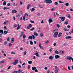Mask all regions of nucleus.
Wrapping results in <instances>:
<instances>
[{
  "instance_id": "obj_56",
  "label": "nucleus",
  "mask_w": 73,
  "mask_h": 73,
  "mask_svg": "<svg viewBox=\"0 0 73 73\" xmlns=\"http://www.w3.org/2000/svg\"><path fill=\"white\" fill-rule=\"evenodd\" d=\"M48 69V68L47 67H45L44 68V69L45 70H47V69Z\"/></svg>"
},
{
  "instance_id": "obj_27",
  "label": "nucleus",
  "mask_w": 73,
  "mask_h": 73,
  "mask_svg": "<svg viewBox=\"0 0 73 73\" xmlns=\"http://www.w3.org/2000/svg\"><path fill=\"white\" fill-rule=\"evenodd\" d=\"M54 4L55 5H58V2H56L55 3H54Z\"/></svg>"
},
{
  "instance_id": "obj_14",
  "label": "nucleus",
  "mask_w": 73,
  "mask_h": 73,
  "mask_svg": "<svg viewBox=\"0 0 73 73\" xmlns=\"http://www.w3.org/2000/svg\"><path fill=\"white\" fill-rule=\"evenodd\" d=\"M52 3V1L51 0H48V3L49 4H51Z\"/></svg>"
},
{
  "instance_id": "obj_38",
  "label": "nucleus",
  "mask_w": 73,
  "mask_h": 73,
  "mask_svg": "<svg viewBox=\"0 0 73 73\" xmlns=\"http://www.w3.org/2000/svg\"><path fill=\"white\" fill-rule=\"evenodd\" d=\"M23 19L24 21H25V16H23Z\"/></svg>"
},
{
  "instance_id": "obj_32",
  "label": "nucleus",
  "mask_w": 73,
  "mask_h": 73,
  "mask_svg": "<svg viewBox=\"0 0 73 73\" xmlns=\"http://www.w3.org/2000/svg\"><path fill=\"white\" fill-rule=\"evenodd\" d=\"M65 5L66 6H67V7H68V6H69V3H66Z\"/></svg>"
},
{
  "instance_id": "obj_9",
  "label": "nucleus",
  "mask_w": 73,
  "mask_h": 73,
  "mask_svg": "<svg viewBox=\"0 0 73 73\" xmlns=\"http://www.w3.org/2000/svg\"><path fill=\"white\" fill-rule=\"evenodd\" d=\"M72 38V37L70 36H66L65 37L66 39H70Z\"/></svg>"
},
{
  "instance_id": "obj_34",
  "label": "nucleus",
  "mask_w": 73,
  "mask_h": 73,
  "mask_svg": "<svg viewBox=\"0 0 73 73\" xmlns=\"http://www.w3.org/2000/svg\"><path fill=\"white\" fill-rule=\"evenodd\" d=\"M4 33L5 34H7V33H8V31H4Z\"/></svg>"
},
{
  "instance_id": "obj_64",
  "label": "nucleus",
  "mask_w": 73,
  "mask_h": 73,
  "mask_svg": "<svg viewBox=\"0 0 73 73\" xmlns=\"http://www.w3.org/2000/svg\"><path fill=\"white\" fill-rule=\"evenodd\" d=\"M56 43H54V46H56Z\"/></svg>"
},
{
  "instance_id": "obj_10",
  "label": "nucleus",
  "mask_w": 73,
  "mask_h": 73,
  "mask_svg": "<svg viewBox=\"0 0 73 73\" xmlns=\"http://www.w3.org/2000/svg\"><path fill=\"white\" fill-rule=\"evenodd\" d=\"M36 52L35 54V55L36 56H37L38 57H40V56L38 55V52H37V51H36Z\"/></svg>"
},
{
  "instance_id": "obj_33",
  "label": "nucleus",
  "mask_w": 73,
  "mask_h": 73,
  "mask_svg": "<svg viewBox=\"0 0 73 73\" xmlns=\"http://www.w3.org/2000/svg\"><path fill=\"white\" fill-rule=\"evenodd\" d=\"M64 24H66V25H67L68 24V22L67 21L65 22L64 23Z\"/></svg>"
},
{
  "instance_id": "obj_20",
  "label": "nucleus",
  "mask_w": 73,
  "mask_h": 73,
  "mask_svg": "<svg viewBox=\"0 0 73 73\" xmlns=\"http://www.w3.org/2000/svg\"><path fill=\"white\" fill-rule=\"evenodd\" d=\"M28 63L29 64H32V61L31 60L28 61Z\"/></svg>"
},
{
  "instance_id": "obj_30",
  "label": "nucleus",
  "mask_w": 73,
  "mask_h": 73,
  "mask_svg": "<svg viewBox=\"0 0 73 73\" xmlns=\"http://www.w3.org/2000/svg\"><path fill=\"white\" fill-rule=\"evenodd\" d=\"M34 35H35V36H38V34L36 33H34Z\"/></svg>"
},
{
  "instance_id": "obj_45",
  "label": "nucleus",
  "mask_w": 73,
  "mask_h": 73,
  "mask_svg": "<svg viewBox=\"0 0 73 73\" xmlns=\"http://www.w3.org/2000/svg\"><path fill=\"white\" fill-rule=\"evenodd\" d=\"M11 68V66H10L8 68V69H10V68Z\"/></svg>"
},
{
  "instance_id": "obj_61",
  "label": "nucleus",
  "mask_w": 73,
  "mask_h": 73,
  "mask_svg": "<svg viewBox=\"0 0 73 73\" xmlns=\"http://www.w3.org/2000/svg\"><path fill=\"white\" fill-rule=\"evenodd\" d=\"M24 65H25V63H24L23 64H22V66H24Z\"/></svg>"
},
{
  "instance_id": "obj_43",
  "label": "nucleus",
  "mask_w": 73,
  "mask_h": 73,
  "mask_svg": "<svg viewBox=\"0 0 73 73\" xmlns=\"http://www.w3.org/2000/svg\"><path fill=\"white\" fill-rule=\"evenodd\" d=\"M30 21L31 23H35L34 21H32L31 20H30Z\"/></svg>"
},
{
  "instance_id": "obj_22",
  "label": "nucleus",
  "mask_w": 73,
  "mask_h": 73,
  "mask_svg": "<svg viewBox=\"0 0 73 73\" xmlns=\"http://www.w3.org/2000/svg\"><path fill=\"white\" fill-rule=\"evenodd\" d=\"M35 10V9L34 8H32V9H31V12H33V11H34Z\"/></svg>"
},
{
  "instance_id": "obj_11",
  "label": "nucleus",
  "mask_w": 73,
  "mask_h": 73,
  "mask_svg": "<svg viewBox=\"0 0 73 73\" xmlns=\"http://www.w3.org/2000/svg\"><path fill=\"white\" fill-rule=\"evenodd\" d=\"M39 48H40V49H44V48L42 47V46H41V43H40L39 44Z\"/></svg>"
},
{
  "instance_id": "obj_18",
  "label": "nucleus",
  "mask_w": 73,
  "mask_h": 73,
  "mask_svg": "<svg viewBox=\"0 0 73 73\" xmlns=\"http://www.w3.org/2000/svg\"><path fill=\"white\" fill-rule=\"evenodd\" d=\"M3 5L5 6L6 5V4H7V2H6L5 1L3 2Z\"/></svg>"
},
{
  "instance_id": "obj_44",
  "label": "nucleus",
  "mask_w": 73,
  "mask_h": 73,
  "mask_svg": "<svg viewBox=\"0 0 73 73\" xmlns=\"http://www.w3.org/2000/svg\"><path fill=\"white\" fill-rule=\"evenodd\" d=\"M35 28H33L31 29V31H33V30H34V29H35Z\"/></svg>"
},
{
  "instance_id": "obj_50",
  "label": "nucleus",
  "mask_w": 73,
  "mask_h": 73,
  "mask_svg": "<svg viewBox=\"0 0 73 73\" xmlns=\"http://www.w3.org/2000/svg\"><path fill=\"white\" fill-rule=\"evenodd\" d=\"M35 72H38V70H37L36 69L35 70Z\"/></svg>"
},
{
  "instance_id": "obj_40",
  "label": "nucleus",
  "mask_w": 73,
  "mask_h": 73,
  "mask_svg": "<svg viewBox=\"0 0 73 73\" xmlns=\"http://www.w3.org/2000/svg\"><path fill=\"white\" fill-rule=\"evenodd\" d=\"M68 69L69 70H71L70 68V67L69 66H68Z\"/></svg>"
},
{
  "instance_id": "obj_39",
  "label": "nucleus",
  "mask_w": 73,
  "mask_h": 73,
  "mask_svg": "<svg viewBox=\"0 0 73 73\" xmlns=\"http://www.w3.org/2000/svg\"><path fill=\"white\" fill-rule=\"evenodd\" d=\"M40 37H42V36H43V34L41 33L40 34Z\"/></svg>"
},
{
  "instance_id": "obj_37",
  "label": "nucleus",
  "mask_w": 73,
  "mask_h": 73,
  "mask_svg": "<svg viewBox=\"0 0 73 73\" xmlns=\"http://www.w3.org/2000/svg\"><path fill=\"white\" fill-rule=\"evenodd\" d=\"M27 51H25L23 52V54H24V55H26L27 54Z\"/></svg>"
},
{
  "instance_id": "obj_21",
  "label": "nucleus",
  "mask_w": 73,
  "mask_h": 73,
  "mask_svg": "<svg viewBox=\"0 0 73 73\" xmlns=\"http://www.w3.org/2000/svg\"><path fill=\"white\" fill-rule=\"evenodd\" d=\"M61 35H62V33H60L58 35V37H61Z\"/></svg>"
},
{
  "instance_id": "obj_63",
  "label": "nucleus",
  "mask_w": 73,
  "mask_h": 73,
  "mask_svg": "<svg viewBox=\"0 0 73 73\" xmlns=\"http://www.w3.org/2000/svg\"><path fill=\"white\" fill-rule=\"evenodd\" d=\"M29 27H32V25L30 24L29 25Z\"/></svg>"
},
{
  "instance_id": "obj_48",
  "label": "nucleus",
  "mask_w": 73,
  "mask_h": 73,
  "mask_svg": "<svg viewBox=\"0 0 73 73\" xmlns=\"http://www.w3.org/2000/svg\"><path fill=\"white\" fill-rule=\"evenodd\" d=\"M1 63H4V60H2L1 61Z\"/></svg>"
},
{
  "instance_id": "obj_58",
  "label": "nucleus",
  "mask_w": 73,
  "mask_h": 73,
  "mask_svg": "<svg viewBox=\"0 0 73 73\" xmlns=\"http://www.w3.org/2000/svg\"><path fill=\"white\" fill-rule=\"evenodd\" d=\"M17 27V25H15L14 26V28H16Z\"/></svg>"
},
{
  "instance_id": "obj_62",
  "label": "nucleus",
  "mask_w": 73,
  "mask_h": 73,
  "mask_svg": "<svg viewBox=\"0 0 73 73\" xmlns=\"http://www.w3.org/2000/svg\"><path fill=\"white\" fill-rule=\"evenodd\" d=\"M13 73H17V71H15Z\"/></svg>"
},
{
  "instance_id": "obj_4",
  "label": "nucleus",
  "mask_w": 73,
  "mask_h": 73,
  "mask_svg": "<svg viewBox=\"0 0 73 73\" xmlns=\"http://www.w3.org/2000/svg\"><path fill=\"white\" fill-rule=\"evenodd\" d=\"M66 59L69 60V61H70L71 60V57L67 56L66 57Z\"/></svg>"
},
{
  "instance_id": "obj_35",
  "label": "nucleus",
  "mask_w": 73,
  "mask_h": 73,
  "mask_svg": "<svg viewBox=\"0 0 73 73\" xmlns=\"http://www.w3.org/2000/svg\"><path fill=\"white\" fill-rule=\"evenodd\" d=\"M7 43H8V42L7 41H5V42H4V45H7Z\"/></svg>"
},
{
  "instance_id": "obj_3",
  "label": "nucleus",
  "mask_w": 73,
  "mask_h": 73,
  "mask_svg": "<svg viewBox=\"0 0 73 73\" xmlns=\"http://www.w3.org/2000/svg\"><path fill=\"white\" fill-rule=\"evenodd\" d=\"M59 19H61V21H64L65 20V17H60Z\"/></svg>"
},
{
  "instance_id": "obj_41",
  "label": "nucleus",
  "mask_w": 73,
  "mask_h": 73,
  "mask_svg": "<svg viewBox=\"0 0 73 73\" xmlns=\"http://www.w3.org/2000/svg\"><path fill=\"white\" fill-rule=\"evenodd\" d=\"M59 3H60V4H63V3H64V2H62L61 1H59Z\"/></svg>"
},
{
  "instance_id": "obj_23",
  "label": "nucleus",
  "mask_w": 73,
  "mask_h": 73,
  "mask_svg": "<svg viewBox=\"0 0 73 73\" xmlns=\"http://www.w3.org/2000/svg\"><path fill=\"white\" fill-rule=\"evenodd\" d=\"M20 17V14H18L17 15V17L19 18Z\"/></svg>"
},
{
  "instance_id": "obj_53",
  "label": "nucleus",
  "mask_w": 73,
  "mask_h": 73,
  "mask_svg": "<svg viewBox=\"0 0 73 73\" xmlns=\"http://www.w3.org/2000/svg\"><path fill=\"white\" fill-rule=\"evenodd\" d=\"M9 46H12V44L11 43L9 44Z\"/></svg>"
},
{
  "instance_id": "obj_8",
  "label": "nucleus",
  "mask_w": 73,
  "mask_h": 73,
  "mask_svg": "<svg viewBox=\"0 0 73 73\" xmlns=\"http://www.w3.org/2000/svg\"><path fill=\"white\" fill-rule=\"evenodd\" d=\"M12 13L13 14L17 13V11L15 9L13 10L12 11Z\"/></svg>"
},
{
  "instance_id": "obj_17",
  "label": "nucleus",
  "mask_w": 73,
  "mask_h": 73,
  "mask_svg": "<svg viewBox=\"0 0 73 73\" xmlns=\"http://www.w3.org/2000/svg\"><path fill=\"white\" fill-rule=\"evenodd\" d=\"M22 72H23V70L21 69H19L17 71L18 73H21Z\"/></svg>"
},
{
  "instance_id": "obj_15",
  "label": "nucleus",
  "mask_w": 73,
  "mask_h": 73,
  "mask_svg": "<svg viewBox=\"0 0 73 73\" xmlns=\"http://www.w3.org/2000/svg\"><path fill=\"white\" fill-rule=\"evenodd\" d=\"M3 33H4V31H3V30H0V33L3 34Z\"/></svg>"
},
{
  "instance_id": "obj_26",
  "label": "nucleus",
  "mask_w": 73,
  "mask_h": 73,
  "mask_svg": "<svg viewBox=\"0 0 73 73\" xmlns=\"http://www.w3.org/2000/svg\"><path fill=\"white\" fill-rule=\"evenodd\" d=\"M13 6H17V4H16L15 3H14L13 4Z\"/></svg>"
},
{
  "instance_id": "obj_7",
  "label": "nucleus",
  "mask_w": 73,
  "mask_h": 73,
  "mask_svg": "<svg viewBox=\"0 0 73 73\" xmlns=\"http://www.w3.org/2000/svg\"><path fill=\"white\" fill-rule=\"evenodd\" d=\"M53 22V20H52V19L51 18H50L49 19L48 22L49 24H50V23H52Z\"/></svg>"
},
{
  "instance_id": "obj_36",
  "label": "nucleus",
  "mask_w": 73,
  "mask_h": 73,
  "mask_svg": "<svg viewBox=\"0 0 73 73\" xmlns=\"http://www.w3.org/2000/svg\"><path fill=\"white\" fill-rule=\"evenodd\" d=\"M55 53L56 54H58V51H57V50H56L55 51Z\"/></svg>"
},
{
  "instance_id": "obj_54",
  "label": "nucleus",
  "mask_w": 73,
  "mask_h": 73,
  "mask_svg": "<svg viewBox=\"0 0 73 73\" xmlns=\"http://www.w3.org/2000/svg\"><path fill=\"white\" fill-rule=\"evenodd\" d=\"M4 29H7V27H6V26H4Z\"/></svg>"
},
{
  "instance_id": "obj_1",
  "label": "nucleus",
  "mask_w": 73,
  "mask_h": 73,
  "mask_svg": "<svg viewBox=\"0 0 73 73\" xmlns=\"http://www.w3.org/2000/svg\"><path fill=\"white\" fill-rule=\"evenodd\" d=\"M55 31H56V30H54L53 31V32H55ZM57 35H58V32H55L53 35V36L54 37H56L57 36Z\"/></svg>"
},
{
  "instance_id": "obj_25",
  "label": "nucleus",
  "mask_w": 73,
  "mask_h": 73,
  "mask_svg": "<svg viewBox=\"0 0 73 73\" xmlns=\"http://www.w3.org/2000/svg\"><path fill=\"white\" fill-rule=\"evenodd\" d=\"M30 44L31 45H33V42H32V41H30Z\"/></svg>"
},
{
  "instance_id": "obj_16",
  "label": "nucleus",
  "mask_w": 73,
  "mask_h": 73,
  "mask_svg": "<svg viewBox=\"0 0 73 73\" xmlns=\"http://www.w3.org/2000/svg\"><path fill=\"white\" fill-rule=\"evenodd\" d=\"M14 40H15V38H11V42L13 43V42L14 41Z\"/></svg>"
},
{
  "instance_id": "obj_31",
  "label": "nucleus",
  "mask_w": 73,
  "mask_h": 73,
  "mask_svg": "<svg viewBox=\"0 0 73 73\" xmlns=\"http://www.w3.org/2000/svg\"><path fill=\"white\" fill-rule=\"evenodd\" d=\"M48 43H49V40H47L45 42L46 44H48Z\"/></svg>"
},
{
  "instance_id": "obj_2",
  "label": "nucleus",
  "mask_w": 73,
  "mask_h": 73,
  "mask_svg": "<svg viewBox=\"0 0 73 73\" xmlns=\"http://www.w3.org/2000/svg\"><path fill=\"white\" fill-rule=\"evenodd\" d=\"M33 36V37H32ZM32 36H30L28 37V38L29 39H31V40H32V39H35V35H32Z\"/></svg>"
},
{
  "instance_id": "obj_47",
  "label": "nucleus",
  "mask_w": 73,
  "mask_h": 73,
  "mask_svg": "<svg viewBox=\"0 0 73 73\" xmlns=\"http://www.w3.org/2000/svg\"><path fill=\"white\" fill-rule=\"evenodd\" d=\"M11 54H16L15 52H11Z\"/></svg>"
},
{
  "instance_id": "obj_46",
  "label": "nucleus",
  "mask_w": 73,
  "mask_h": 73,
  "mask_svg": "<svg viewBox=\"0 0 73 73\" xmlns=\"http://www.w3.org/2000/svg\"><path fill=\"white\" fill-rule=\"evenodd\" d=\"M18 67L19 68H21V66L20 65H18Z\"/></svg>"
},
{
  "instance_id": "obj_13",
  "label": "nucleus",
  "mask_w": 73,
  "mask_h": 73,
  "mask_svg": "<svg viewBox=\"0 0 73 73\" xmlns=\"http://www.w3.org/2000/svg\"><path fill=\"white\" fill-rule=\"evenodd\" d=\"M49 58L50 60H53V56H50L49 57Z\"/></svg>"
},
{
  "instance_id": "obj_19",
  "label": "nucleus",
  "mask_w": 73,
  "mask_h": 73,
  "mask_svg": "<svg viewBox=\"0 0 73 73\" xmlns=\"http://www.w3.org/2000/svg\"><path fill=\"white\" fill-rule=\"evenodd\" d=\"M20 25L19 24L18 25V27L17 28V30H19V29H20Z\"/></svg>"
},
{
  "instance_id": "obj_51",
  "label": "nucleus",
  "mask_w": 73,
  "mask_h": 73,
  "mask_svg": "<svg viewBox=\"0 0 73 73\" xmlns=\"http://www.w3.org/2000/svg\"><path fill=\"white\" fill-rule=\"evenodd\" d=\"M38 6L40 8H42L43 7L41 6V5H38Z\"/></svg>"
},
{
  "instance_id": "obj_60",
  "label": "nucleus",
  "mask_w": 73,
  "mask_h": 73,
  "mask_svg": "<svg viewBox=\"0 0 73 73\" xmlns=\"http://www.w3.org/2000/svg\"><path fill=\"white\" fill-rule=\"evenodd\" d=\"M67 28H70V26L69 25H68L67 26Z\"/></svg>"
},
{
  "instance_id": "obj_52",
  "label": "nucleus",
  "mask_w": 73,
  "mask_h": 73,
  "mask_svg": "<svg viewBox=\"0 0 73 73\" xmlns=\"http://www.w3.org/2000/svg\"><path fill=\"white\" fill-rule=\"evenodd\" d=\"M9 40H10L9 38H8L7 39V41H9Z\"/></svg>"
},
{
  "instance_id": "obj_57",
  "label": "nucleus",
  "mask_w": 73,
  "mask_h": 73,
  "mask_svg": "<svg viewBox=\"0 0 73 73\" xmlns=\"http://www.w3.org/2000/svg\"><path fill=\"white\" fill-rule=\"evenodd\" d=\"M71 32L72 33H73V29H72V31H71Z\"/></svg>"
},
{
  "instance_id": "obj_28",
  "label": "nucleus",
  "mask_w": 73,
  "mask_h": 73,
  "mask_svg": "<svg viewBox=\"0 0 73 73\" xmlns=\"http://www.w3.org/2000/svg\"><path fill=\"white\" fill-rule=\"evenodd\" d=\"M9 9V8L8 7H4L3 8V9H4V10H5V9Z\"/></svg>"
},
{
  "instance_id": "obj_59",
  "label": "nucleus",
  "mask_w": 73,
  "mask_h": 73,
  "mask_svg": "<svg viewBox=\"0 0 73 73\" xmlns=\"http://www.w3.org/2000/svg\"><path fill=\"white\" fill-rule=\"evenodd\" d=\"M28 69H29V68H30V65H28Z\"/></svg>"
},
{
  "instance_id": "obj_29",
  "label": "nucleus",
  "mask_w": 73,
  "mask_h": 73,
  "mask_svg": "<svg viewBox=\"0 0 73 73\" xmlns=\"http://www.w3.org/2000/svg\"><path fill=\"white\" fill-rule=\"evenodd\" d=\"M23 38L24 39L26 37V36H25V35L24 34L23 35Z\"/></svg>"
},
{
  "instance_id": "obj_49",
  "label": "nucleus",
  "mask_w": 73,
  "mask_h": 73,
  "mask_svg": "<svg viewBox=\"0 0 73 73\" xmlns=\"http://www.w3.org/2000/svg\"><path fill=\"white\" fill-rule=\"evenodd\" d=\"M7 6H8V7H9V6H10V5H11V4H10V3H8L7 4Z\"/></svg>"
},
{
  "instance_id": "obj_55",
  "label": "nucleus",
  "mask_w": 73,
  "mask_h": 73,
  "mask_svg": "<svg viewBox=\"0 0 73 73\" xmlns=\"http://www.w3.org/2000/svg\"><path fill=\"white\" fill-rule=\"evenodd\" d=\"M25 15H26V16H28V14H27V13H25Z\"/></svg>"
},
{
  "instance_id": "obj_5",
  "label": "nucleus",
  "mask_w": 73,
  "mask_h": 73,
  "mask_svg": "<svg viewBox=\"0 0 73 73\" xmlns=\"http://www.w3.org/2000/svg\"><path fill=\"white\" fill-rule=\"evenodd\" d=\"M17 63H18V60H15V62L13 63V64L14 65H16V64H17Z\"/></svg>"
},
{
  "instance_id": "obj_24",
  "label": "nucleus",
  "mask_w": 73,
  "mask_h": 73,
  "mask_svg": "<svg viewBox=\"0 0 73 73\" xmlns=\"http://www.w3.org/2000/svg\"><path fill=\"white\" fill-rule=\"evenodd\" d=\"M32 69L33 70H35V69H36V68L35 67H33L32 68Z\"/></svg>"
},
{
  "instance_id": "obj_42",
  "label": "nucleus",
  "mask_w": 73,
  "mask_h": 73,
  "mask_svg": "<svg viewBox=\"0 0 73 73\" xmlns=\"http://www.w3.org/2000/svg\"><path fill=\"white\" fill-rule=\"evenodd\" d=\"M44 2L46 3H48V0H46Z\"/></svg>"
},
{
  "instance_id": "obj_6",
  "label": "nucleus",
  "mask_w": 73,
  "mask_h": 73,
  "mask_svg": "<svg viewBox=\"0 0 73 73\" xmlns=\"http://www.w3.org/2000/svg\"><path fill=\"white\" fill-rule=\"evenodd\" d=\"M61 56L58 55H56L55 56V58L56 59H58V58H59Z\"/></svg>"
},
{
  "instance_id": "obj_12",
  "label": "nucleus",
  "mask_w": 73,
  "mask_h": 73,
  "mask_svg": "<svg viewBox=\"0 0 73 73\" xmlns=\"http://www.w3.org/2000/svg\"><path fill=\"white\" fill-rule=\"evenodd\" d=\"M55 68L56 69L54 71H58L59 69L57 67V66H55Z\"/></svg>"
}]
</instances>
